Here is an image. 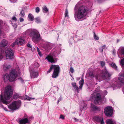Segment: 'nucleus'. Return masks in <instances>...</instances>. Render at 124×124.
Returning a JSON list of instances; mask_svg holds the SVG:
<instances>
[{
    "label": "nucleus",
    "instance_id": "nucleus-1",
    "mask_svg": "<svg viewBox=\"0 0 124 124\" xmlns=\"http://www.w3.org/2000/svg\"><path fill=\"white\" fill-rule=\"evenodd\" d=\"M13 93V92L11 86L10 85H8L5 90L4 97H3L2 94L0 95V103L2 102L6 105L9 103L10 102L7 100L10 99Z\"/></svg>",
    "mask_w": 124,
    "mask_h": 124
},
{
    "label": "nucleus",
    "instance_id": "nucleus-2",
    "mask_svg": "<svg viewBox=\"0 0 124 124\" xmlns=\"http://www.w3.org/2000/svg\"><path fill=\"white\" fill-rule=\"evenodd\" d=\"M88 11L87 7L84 6L80 7L77 12H75L74 17L75 20L78 21V19L85 17L87 15Z\"/></svg>",
    "mask_w": 124,
    "mask_h": 124
},
{
    "label": "nucleus",
    "instance_id": "nucleus-3",
    "mask_svg": "<svg viewBox=\"0 0 124 124\" xmlns=\"http://www.w3.org/2000/svg\"><path fill=\"white\" fill-rule=\"evenodd\" d=\"M111 75L112 74L105 68L101 71L100 73L96 75L95 77L97 80L100 82L104 79L109 80Z\"/></svg>",
    "mask_w": 124,
    "mask_h": 124
},
{
    "label": "nucleus",
    "instance_id": "nucleus-4",
    "mask_svg": "<svg viewBox=\"0 0 124 124\" xmlns=\"http://www.w3.org/2000/svg\"><path fill=\"white\" fill-rule=\"evenodd\" d=\"M9 75V76L7 73L4 75L3 78L5 82L7 81L8 80L10 82L15 81L18 75L17 71L15 70H13L10 73Z\"/></svg>",
    "mask_w": 124,
    "mask_h": 124
},
{
    "label": "nucleus",
    "instance_id": "nucleus-5",
    "mask_svg": "<svg viewBox=\"0 0 124 124\" xmlns=\"http://www.w3.org/2000/svg\"><path fill=\"white\" fill-rule=\"evenodd\" d=\"M52 69L54 70L53 73L52 75V77L53 78H56L58 77L59 73L60 68L59 65H52L49 70L47 71V74H48L51 72Z\"/></svg>",
    "mask_w": 124,
    "mask_h": 124
},
{
    "label": "nucleus",
    "instance_id": "nucleus-6",
    "mask_svg": "<svg viewBox=\"0 0 124 124\" xmlns=\"http://www.w3.org/2000/svg\"><path fill=\"white\" fill-rule=\"evenodd\" d=\"M29 35L32 37V41L35 43H37L40 39L39 33L36 30L32 31Z\"/></svg>",
    "mask_w": 124,
    "mask_h": 124
},
{
    "label": "nucleus",
    "instance_id": "nucleus-7",
    "mask_svg": "<svg viewBox=\"0 0 124 124\" xmlns=\"http://www.w3.org/2000/svg\"><path fill=\"white\" fill-rule=\"evenodd\" d=\"M21 101L20 100L13 101L8 105V108L11 110L13 111L18 109L20 106Z\"/></svg>",
    "mask_w": 124,
    "mask_h": 124
},
{
    "label": "nucleus",
    "instance_id": "nucleus-8",
    "mask_svg": "<svg viewBox=\"0 0 124 124\" xmlns=\"http://www.w3.org/2000/svg\"><path fill=\"white\" fill-rule=\"evenodd\" d=\"M91 97L92 99L95 98L94 101V103L96 104H98L100 101L102 100L101 95L99 93H94L91 94Z\"/></svg>",
    "mask_w": 124,
    "mask_h": 124
},
{
    "label": "nucleus",
    "instance_id": "nucleus-9",
    "mask_svg": "<svg viewBox=\"0 0 124 124\" xmlns=\"http://www.w3.org/2000/svg\"><path fill=\"white\" fill-rule=\"evenodd\" d=\"M6 58L7 59H12L14 58V53L13 50L10 48H8L5 52Z\"/></svg>",
    "mask_w": 124,
    "mask_h": 124
},
{
    "label": "nucleus",
    "instance_id": "nucleus-10",
    "mask_svg": "<svg viewBox=\"0 0 124 124\" xmlns=\"http://www.w3.org/2000/svg\"><path fill=\"white\" fill-rule=\"evenodd\" d=\"M104 110L105 115L108 117H110L113 114V109L111 107H106L104 108Z\"/></svg>",
    "mask_w": 124,
    "mask_h": 124
},
{
    "label": "nucleus",
    "instance_id": "nucleus-11",
    "mask_svg": "<svg viewBox=\"0 0 124 124\" xmlns=\"http://www.w3.org/2000/svg\"><path fill=\"white\" fill-rule=\"evenodd\" d=\"M30 74V76L31 78H37L39 76L38 72L34 70L30 67L29 69Z\"/></svg>",
    "mask_w": 124,
    "mask_h": 124
},
{
    "label": "nucleus",
    "instance_id": "nucleus-12",
    "mask_svg": "<svg viewBox=\"0 0 124 124\" xmlns=\"http://www.w3.org/2000/svg\"><path fill=\"white\" fill-rule=\"evenodd\" d=\"M45 59H47L49 62L54 63H56L58 60L57 58L54 57L52 56H48Z\"/></svg>",
    "mask_w": 124,
    "mask_h": 124
},
{
    "label": "nucleus",
    "instance_id": "nucleus-13",
    "mask_svg": "<svg viewBox=\"0 0 124 124\" xmlns=\"http://www.w3.org/2000/svg\"><path fill=\"white\" fill-rule=\"evenodd\" d=\"M118 80L121 83H124V73H120L118 75Z\"/></svg>",
    "mask_w": 124,
    "mask_h": 124
},
{
    "label": "nucleus",
    "instance_id": "nucleus-14",
    "mask_svg": "<svg viewBox=\"0 0 124 124\" xmlns=\"http://www.w3.org/2000/svg\"><path fill=\"white\" fill-rule=\"evenodd\" d=\"M91 107L93 111H100L101 110V107L96 106L92 103L91 104Z\"/></svg>",
    "mask_w": 124,
    "mask_h": 124
},
{
    "label": "nucleus",
    "instance_id": "nucleus-15",
    "mask_svg": "<svg viewBox=\"0 0 124 124\" xmlns=\"http://www.w3.org/2000/svg\"><path fill=\"white\" fill-rule=\"evenodd\" d=\"M8 43V41L7 40L5 39H3L0 43V47H5L7 46Z\"/></svg>",
    "mask_w": 124,
    "mask_h": 124
},
{
    "label": "nucleus",
    "instance_id": "nucleus-16",
    "mask_svg": "<svg viewBox=\"0 0 124 124\" xmlns=\"http://www.w3.org/2000/svg\"><path fill=\"white\" fill-rule=\"evenodd\" d=\"M27 118H23L20 120L19 124H26L28 123L29 124Z\"/></svg>",
    "mask_w": 124,
    "mask_h": 124
},
{
    "label": "nucleus",
    "instance_id": "nucleus-17",
    "mask_svg": "<svg viewBox=\"0 0 124 124\" xmlns=\"http://www.w3.org/2000/svg\"><path fill=\"white\" fill-rule=\"evenodd\" d=\"M24 40L23 39H17L16 40V44L18 45H21L24 43Z\"/></svg>",
    "mask_w": 124,
    "mask_h": 124
},
{
    "label": "nucleus",
    "instance_id": "nucleus-18",
    "mask_svg": "<svg viewBox=\"0 0 124 124\" xmlns=\"http://www.w3.org/2000/svg\"><path fill=\"white\" fill-rule=\"evenodd\" d=\"M106 124H115V121L114 120L109 119L106 120Z\"/></svg>",
    "mask_w": 124,
    "mask_h": 124
},
{
    "label": "nucleus",
    "instance_id": "nucleus-19",
    "mask_svg": "<svg viewBox=\"0 0 124 124\" xmlns=\"http://www.w3.org/2000/svg\"><path fill=\"white\" fill-rule=\"evenodd\" d=\"M5 51L1 48H0V60H2L3 58V54H4Z\"/></svg>",
    "mask_w": 124,
    "mask_h": 124
},
{
    "label": "nucleus",
    "instance_id": "nucleus-20",
    "mask_svg": "<svg viewBox=\"0 0 124 124\" xmlns=\"http://www.w3.org/2000/svg\"><path fill=\"white\" fill-rule=\"evenodd\" d=\"M102 117H99L98 116H94V118L95 120L97 122H99L102 119Z\"/></svg>",
    "mask_w": 124,
    "mask_h": 124
},
{
    "label": "nucleus",
    "instance_id": "nucleus-21",
    "mask_svg": "<svg viewBox=\"0 0 124 124\" xmlns=\"http://www.w3.org/2000/svg\"><path fill=\"white\" fill-rule=\"evenodd\" d=\"M10 67V65H8L6 64H4L3 65V68L5 71H7L8 70Z\"/></svg>",
    "mask_w": 124,
    "mask_h": 124
},
{
    "label": "nucleus",
    "instance_id": "nucleus-22",
    "mask_svg": "<svg viewBox=\"0 0 124 124\" xmlns=\"http://www.w3.org/2000/svg\"><path fill=\"white\" fill-rule=\"evenodd\" d=\"M28 17L31 21H33L34 19L33 16L31 14H29L28 15Z\"/></svg>",
    "mask_w": 124,
    "mask_h": 124
},
{
    "label": "nucleus",
    "instance_id": "nucleus-23",
    "mask_svg": "<svg viewBox=\"0 0 124 124\" xmlns=\"http://www.w3.org/2000/svg\"><path fill=\"white\" fill-rule=\"evenodd\" d=\"M35 99L34 98L30 97L27 95H25V100L30 101L32 100H34Z\"/></svg>",
    "mask_w": 124,
    "mask_h": 124
},
{
    "label": "nucleus",
    "instance_id": "nucleus-24",
    "mask_svg": "<svg viewBox=\"0 0 124 124\" xmlns=\"http://www.w3.org/2000/svg\"><path fill=\"white\" fill-rule=\"evenodd\" d=\"M43 12L45 13H47L48 12V9L46 6L43 7L42 9Z\"/></svg>",
    "mask_w": 124,
    "mask_h": 124
},
{
    "label": "nucleus",
    "instance_id": "nucleus-25",
    "mask_svg": "<svg viewBox=\"0 0 124 124\" xmlns=\"http://www.w3.org/2000/svg\"><path fill=\"white\" fill-rule=\"evenodd\" d=\"M32 65L33 66L34 68H37L39 66L38 63L36 62H34L33 64Z\"/></svg>",
    "mask_w": 124,
    "mask_h": 124
},
{
    "label": "nucleus",
    "instance_id": "nucleus-26",
    "mask_svg": "<svg viewBox=\"0 0 124 124\" xmlns=\"http://www.w3.org/2000/svg\"><path fill=\"white\" fill-rule=\"evenodd\" d=\"M19 15L21 17H23L25 15L24 11L22 9L20 11Z\"/></svg>",
    "mask_w": 124,
    "mask_h": 124
},
{
    "label": "nucleus",
    "instance_id": "nucleus-27",
    "mask_svg": "<svg viewBox=\"0 0 124 124\" xmlns=\"http://www.w3.org/2000/svg\"><path fill=\"white\" fill-rule=\"evenodd\" d=\"M111 66L112 68L116 70H118L117 66L115 64L112 63L111 64Z\"/></svg>",
    "mask_w": 124,
    "mask_h": 124
},
{
    "label": "nucleus",
    "instance_id": "nucleus-28",
    "mask_svg": "<svg viewBox=\"0 0 124 124\" xmlns=\"http://www.w3.org/2000/svg\"><path fill=\"white\" fill-rule=\"evenodd\" d=\"M35 22L37 23H39L41 22V19L39 17L36 18L35 19Z\"/></svg>",
    "mask_w": 124,
    "mask_h": 124
},
{
    "label": "nucleus",
    "instance_id": "nucleus-29",
    "mask_svg": "<svg viewBox=\"0 0 124 124\" xmlns=\"http://www.w3.org/2000/svg\"><path fill=\"white\" fill-rule=\"evenodd\" d=\"M19 97V96L17 94H14L13 96L14 99H16Z\"/></svg>",
    "mask_w": 124,
    "mask_h": 124
},
{
    "label": "nucleus",
    "instance_id": "nucleus-30",
    "mask_svg": "<svg viewBox=\"0 0 124 124\" xmlns=\"http://www.w3.org/2000/svg\"><path fill=\"white\" fill-rule=\"evenodd\" d=\"M93 38L95 40H98L99 39V37L96 35L94 32H93Z\"/></svg>",
    "mask_w": 124,
    "mask_h": 124
},
{
    "label": "nucleus",
    "instance_id": "nucleus-31",
    "mask_svg": "<svg viewBox=\"0 0 124 124\" xmlns=\"http://www.w3.org/2000/svg\"><path fill=\"white\" fill-rule=\"evenodd\" d=\"M44 46L46 50L49 49L50 46L48 44H45L44 45Z\"/></svg>",
    "mask_w": 124,
    "mask_h": 124
},
{
    "label": "nucleus",
    "instance_id": "nucleus-32",
    "mask_svg": "<svg viewBox=\"0 0 124 124\" xmlns=\"http://www.w3.org/2000/svg\"><path fill=\"white\" fill-rule=\"evenodd\" d=\"M89 76L91 78H93L94 77V75L93 74V72H90L89 73Z\"/></svg>",
    "mask_w": 124,
    "mask_h": 124
},
{
    "label": "nucleus",
    "instance_id": "nucleus-33",
    "mask_svg": "<svg viewBox=\"0 0 124 124\" xmlns=\"http://www.w3.org/2000/svg\"><path fill=\"white\" fill-rule=\"evenodd\" d=\"M84 80L83 78H82L79 82V85H83L84 84Z\"/></svg>",
    "mask_w": 124,
    "mask_h": 124
},
{
    "label": "nucleus",
    "instance_id": "nucleus-34",
    "mask_svg": "<svg viewBox=\"0 0 124 124\" xmlns=\"http://www.w3.org/2000/svg\"><path fill=\"white\" fill-rule=\"evenodd\" d=\"M74 89L78 93H79V88L78 86L77 85H76L75 86L73 87Z\"/></svg>",
    "mask_w": 124,
    "mask_h": 124
},
{
    "label": "nucleus",
    "instance_id": "nucleus-35",
    "mask_svg": "<svg viewBox=\"0 0 124 124\" xmlns=\"http://www.w3.org/2000/svg\"><path fill=\"white\" fill-rule=\"evenodd\" d=\"M33 116H31L29 117H28L27 118V119H28V120L29 121V124L30 123V122L31 120L32 119H33Z\"/></svg>",
    "mask_w": 124,
    "mask_h": 124
},
{
    "label": "nucleus",
    "instance_id": "nucleus-36",
    "mask_svg": "<svg viewBox=\"0 0 124 124\" xmlns=\"http://www.w3.org/2000/svg\"><path fill=\"white\" fill-rule=\"evenodd\" d=\"M120 63L121 65L124 66V58L121 60Z\"/></svg>",
    "mask_w": 124,
    "mask_h": 124
},
{
    "label": "nucleus",
    "instance_id": "nucleus-37",
    "mask_svg": "<svg viewBox=\"0 0 124 124\" xmlns=\"http://www.w3.org/2000/svg\"><path fill=\"white\" fill-rule=\"evenodd\" d=\"M37 51L38 52V54L40 56H42V55L41 54V52L40 51V50L39 48L38 47L37 48Z\"/></svg>",
    "mask_w": 124,
    "mask_h": 124
},
{
    "label": "nucleus",
    "instance_id": "nucleus-38",
    "mask_svg": "<svg viewBox=\"0 0 124 124\" xmlns=\"http://www.w3.org/2000/svg\"><path fill=\"white\" fill-rule=\"evenodd\" d=\"M121 54L124 55V47H122L121 48Z\"/></svg>",
    "mask_w": 124,
    "mask_h": 124
},
{
    "label": "nucleus",
    "instance_id": "nucleus-39",
    "mask_svg": "<svg viewBox=\"0 0 124 124\" xmlns=\"http://www.w3.org/2000/svg\"><path fill=\"white\" fill-rule=\"evenodd\" d=\"M68 12L67 9H66L65 11V16L66 17L68 16Z\"/></svg>",
    "mask_w": 124,
    "mask_h": 124
},
{
    "label": "nucleus",
    "instance_id": "nucleus-40",
    "mask_svg": "<svg viewBox=\"0 0 124 124\" xmlns=\"http://www.w3.org/2000/svg\"><path fill=\"white\" fill-rule=\"evenodd\" d=\"M40 10L39 8V7H37L35 9L36 12L37 13H38Z\"/></svg>",
    "mask_w": 124,
    "mask_h": 124
},
{
    "label": "nucleus",
    "instance_id": "nucleus-41",
    "mask_svg": "<svg viewBox=\"0 0 124 124\" xmlns=\"http://www.w3.org/2000/svg\"><path fill=\"white\" fill-rule=\"evenodd\" d=\"M2 32L0 30V36H2V34H3V36L5 38L6 37V35L4 33H2Z\"/></svg>",
    "mask_w": 124,
    "mask_h": 124
},
{
    "label": "nucleus",
    "instance_id": "nucleus-42",
    "mask_svg": "<svg viewBox=\"0 0 124 124\" xmlns=\"http://www.w3.org/2000/svg\"><path fill=\"white\" fill-rule=\"evenodd\" d=\"M100 64L101 66L103 67L105 65V63L104 61H101Z\"/></svg>",
    "mask_w": 124,
    "mask_h": 124
},
{
    "label": "nucleus",
    "instance_id": "nucleus-43",
    "mask_svg": "<svg viewBox=\"0 0 124 124\" xmlns=\"http://www.w3.org/2000/svg\"><path fill=\"white\" fill-rule=\"evenodd\" d=\"M70 72L72 73H73L74 71L73 68L72 67H71L70 68Z\"/></svg>",
    "mask_w": 124,
    "mask_h": 124
},
{
    "label": "nucleus",
    "instance_id": "nucleus-44",
    "mask_svg": "<svg viewBox=\"0 0 124 124\" xmlns=\"http://www.w3.org/2000/svg\"><path fill=\"white\" fill-rule=\"evenodd\" d=\"M12 19V20H14L15 22L17 20L15 16L13 17Z\"/></svg>",
    "mask_w": 124,
    "mask_h": 124
},
{
    "label": "nucleus",
    "instance_id": "nucleus-45",
    "mask_svg": "<svg viewBox=\"0 0 124 124\" xmlns=\"http://www.w3.org/2000/svg\"><path fill=\"white\" fill-rule=\"evenodd\" d=\"M62 100V98L61 96L58 99L57 101V103H58L59 102L61 101Z\"/></svg>",
    "mask_w": 124,
    "mask_h": 124
},
{
    "label": "nucleus",
    "instance_id": "nucleus-46",
    "mask_svg": "<svg viewBox=\"0 0 124 124\" xmlns=\"http://www.w3.org/2000/svg\"><path fill=\"white\" fill-rule=\"evenodd\" d=\"M59 118L62 119H64V117L63 115H60Z\"/></svg>",
    "mask_w": 124,
    "mask_h": 124
},
{
    "label": "nucleus",
    "instance_id": "nucleus-47",
    "mask_svg": "<svg viewBox=\"0 0 124 124\" xmlns=\"http://www.w3.org/2000/svg\"><path fill=\"white\" fill-rule=\"evenodd\" d=\"M101 124H104V122L103 120V118H102V119L101 120L100 122Z\"/></svg>",
    "mask_w": 124,
    "mask_h": 124
},
{
    "label": "nucleus",
    "instance_id": "nucleus-48",
    "mask_svg": "<svg viewBox=\"0 0 124 124\" xmlns=\"http://www.w3.org/2000/svg\"><path fill=\"white\" fill-rule=\"evenodd\" d=\"M106 46V45H104L102 46V48L101 49V52L102 53L103 52V49H104Z\"/></svg>",
    "mask_w": 124,
    "mask_h": 124
},
{
    "label": "nucleus",
    "instance_id": "nucleus-49",
    "mask_svg": "<svg viewBox=\"0 0 124 124\" xmlns=\"http://www.w3.org/2000/svg\"><path fill=\"white\" fill-rule=\"evenodd\" d=\"M16 44V41H15L14 42H13V43L11 45L13 47L15 46Z\"/></svg>",
    "mask_w": 124,
    "mask_h": 124
},
{
    "label": "nucleus",
    "instance_id": "nucleus-50",
    "mask_svg": "<svg viewBox=\"0 0 124 124\" xmlns=\"http://www.w3.org/2000/svg\"><path fill=\"white\" fill-rule=\"evenodd\" d=\"M19 20L20 22H23L24 21V19L23 18L20 17L19 18Z\"/></svg>",
    "mask_w": 124,
    "mask_h": 124
},
{
    "label": "nucleus",
    "instance_id": "nucleus-51",
    "mask_svg": "<svg viewBox=\"0 0 124 124\" xmlns=\"http://www.w3.org/2000/svg\"><path fill=\"white\" fill-rule=\"evenodd\" d=\"M71 85L73 87L76 85V83L75 82L72 83Z\"/></svg>",
    "mask_w": 124,
    "mask_h": 124
},
{
    "label": "nucleus",
    "instance_id": "nucleus-52",
    "mask_svg": "<svg viewBox=\"0 0 124 124\" xmlns=\"http://www.w3.org/2000/svg\"><path fill=\"white\" fill-rule=\"evenodd\" d=\"M27 46L28 47L31 48L32 47V46L30 44L28 43L27 45Z\"/></svg>",
    "mask_w": 124,
    "mask_h": 124
},
{
    "label": "nucleus",
    "instance_id": "nucleus-53",
    "mask_svg": "<svg viewBox=\"0 0 124 124\" xmlns=\"http://www.w3.org/2000/svg\"><path fill=\"white\" fill-rule=\"evenodd\" d=\"M83 85H80V86H79V88L80 89H82V87L83 86Z\"/></svg>",
    "mask_w": 124,
    "mask_h": 124
},
{
    "label": "nucleus",
    "instance_id": "nucleus-54",
    "mask_svg": "<svg viewBox=\"0 0 124 124\" xmlns=\"http://www.w3.org/2000/svg\"><path fill=\"white\" fill-rule=\"evenodd\" d=\"M104 92L105 93V95H106L107 94V91H106V90H105L104 91Z\"/></svg>",
    "mask_w": 124,
    "mask_h": 124
},
{
    "label": "nucleus",
    "instance_id": "nucleus-55",
    "mask_svg": "<svg viewBox=\"0 0 124 124\" xmlns=\"http://www.w3.org/2000/svg\"><path fill=\"white\" fill-rule=\"evenodd\" d=\"M20 80H21V82L22 83H23L24 82V81H23V80L22 79H20Z\"/></svg>",
    "mask_w": 124,
    "mask_h": 124
},
{
    "label": "nucleus",
    "instance_id": "nucleus-56",
    "mask_svg": "<svg viewBox=\"0 0 124 124\" xmlns=\"http://www.w3.org/2000/svg\"><path fill=\"white\" fill-rule=\"evenodd\" d=\"M24 117H26V118H27L28 117H27V116L25 114H24Z\"/></svg>",
    "mask_w": 124,
    "mask_h": 124
},
{
    "label": "nucleus",
    "instance_id": "nucleus-57",
    "mask_svg": "<svg viewBox=\"0 0 124 124\" xmlns=\"http://www.w3.org/2000/svg\"><path fill=\"white\" fill-rule=\"evenodd\" d=\"M4 109L6 111H8L7 110V109L6 107H3Z\"/></svg>",
    "mask_w": 124,
    "mask_h": 124
},
{
    "label": "nucleus",
    "instance_id": "nucleus-58",
    "mask_svg": "<svg viewBox=\"0 0 124 124\" xmlns=\"http://www.w3.org/2000/svg\"><path fill=\"white\" fill-rule=\"evenodd\" d=\"M80 79V78L79 77L77 78L76 79H77V80H79Z\"/></svg>",
    "mask_w": 124,
    "mask_h": 124
},
{
    "label": "nucleus",
    "instance_id": "nucleus-59",
    "mask_svg": "<svg viewBox=\"0 0 124 124\" xmlns=\"http://www.w3.org/2000/svg\"><path fill=\"white\" fill-rule=\"evenodd\" d=\"M102 49L100 48V49H99V50H100V52H101V49Z\"/></svg>",
    "mask_w": 124,
    "mask_h": 124
},
{
    "label": "nucleus",
    "instance_id": "nucleus-60",
    "mask_svg": "<svg viewBox=\"0 0 124 124\" xmlns=\"http://www.w3.org/2000/svg\"><path fill=\"white\" fill-rule=\"evenodd\" d=\"M118 85V83H117V84L116 85V87H117V85Z\"/></svg>",
    "mask_w": 124,
    "mask_h": 124
},
{
    "label": "nucleus",
    "instance_id": "nucleus-61",
    "mask_svg": "<svg viewBox=\"0 0 124 124\" xmlns=\"http://www.w3.org/2000/svg\"><path fill=\"white\" fill-rule=\"evenodd\" d=\"M117 83V82H115L114 83V84H116V83Z\"/></svg>",
    "mask_w": 124,
    "mask_h": 124
},
{
    "label": "nucleus",
    "instance_id": "nucleus-62",
    "mask_svg": "<svg viewBox=\"0 0 124 124\" xmlns=\"http://www.w3.org/2000/svg\"><path fill=\"white\" fill-rule=\"evenodd\" d=\"M123 92L124 93V91H123Z\"/></svg>",
    "mask_w": 124,
    "mask_h": 124
},
{
    "label": "nucleus",
    "instance_id": "nucleus-63",
    "mask_svg": "<svg viewBox=\"0 0 124 124\" xmlns=\"http://www.w3.org/2000/svg\"><path fill=\"white\" fill-rule=\"evenodd\" d=\"M2 107H3V105H2Z\"/></svg>",
    "mask_w": 124,
    "mask_h": 124
}]
</instances>
